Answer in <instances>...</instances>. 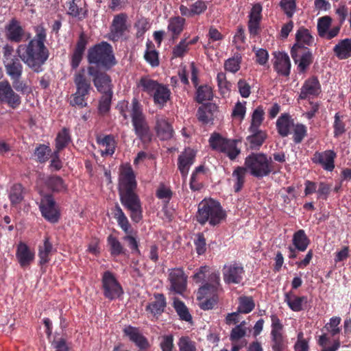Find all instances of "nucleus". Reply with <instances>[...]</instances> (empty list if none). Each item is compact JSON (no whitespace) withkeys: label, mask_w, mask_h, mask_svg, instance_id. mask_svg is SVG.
Listing matches in <instances>:
<instances>
[{"label":"nucleus","mask_w":351,"mask_h":351,"mask_svg":"<svg viewBox=\"0 0 351 351\" xmlns=\"http://www.w3.org/2000/svg\"><path fill=\"white\" fill-rule=\"evenodd\" d=\"M213 93L212 88L208 85H201L197 88L195 101L199 104L213 99Z\"/></svg>","instance_id":"50"},{"label":"nucleus","mask_w":351,"mask_h":351,"mask_svg":"<svg viewBox=\"0 0 351 351\" xmlns=\"http://www.w3.org/2000/svg\"><path fill=\"white\" fill-rule=\"evenodd\" d=\"M285 302L293 311L299 312L303 309V304L307 302V297L298 296L290 291L285 294Z\"/></svg>","instance_id":"35"},{"label":"nucleus","mask_w":351,"mask_h":351,"mask_svg":"<svg viewBox=\"0 0 351 351\" xmlns=\"http://www.w3.org/2000/svg\"><path fill=\"white\" fill-rule=\"evenodd\" d=\"M146 48L144 55L145 60L152 66H158V53L155 50L154 43L150 40H147L146 43Z\"/></svg>","instance_id":"52"},{"label":"nucleus","mask_w":351,"mask_h":351,"mask_svg":"<svg viewBox=\"0 0 351 351\" xmlns=\"http://www.w3.org/2000/svg\"><path fill=\"white\" fill-rule=\"evenodd\" d=\"M88 73L93 77V82L97 90L104 93H112V81L110 75L101 72L93 66L88 67Z\"/></svg>","instance_id":"14"},{"label":"nucleus","mask_w":351,"mask_h":351,"mask_svg":"<svg viewBox=\"0 0 351 351\" xmlns=\"http://www.w3.org/2000/svg\"><path fill=\"white\" fill-rule=\"evenodd\" d=\"M223 279L227 285H239L243 280L245 270L242 265L237 262L226 264L222 269Z\"/></svg>","instance_id":"13"},{"label":"nucleus","mask_w":351,"mask_h":351,"mask_svg":"<svg viewBox=\"0 0 351 351\" xmlns=\"http://www.w3.org/2000/svg\"><path fill=\"white\" fill-rule=\"evenodd\" d=\"M7 38L14 43H19L23 40L25 32L20 22L12 19L5 27Z\"/></svg>","instance_id":"27"},{"label":"nucleus","mask_w":351,"mask_h":351,"mask_svg":"<svg viewBox=\"0 0 351 351\" xmlns=\"http://www.w3.org/2000/svg\"><path fill=\"white\" fill-rule=\"evenodd\" d=\"M280 6L287 16L291 18L296 10V0H281Z\"/></svg>","instance_id":"63"},{"label":"nucleus","mask_w":351,"mask_h":351,"mask_svg":"<svg viewBox=\"0 0 351 351\" xmlns=\"http://www.w3.org/2000/svg\"><path fill=\"white\" fill-rule=\"evenodd\" d=\"M241 55L239 53H236L233 57L230 58L225 61L224 69L227 71L236 73L241 68Z\"/></svg>","instance_id":"54"},{"label":"nucleus","mask_w":351,"mask_h":351,"mask_svg":"<svg viewBox=\"0 0 351 351\" xmlns=\"http://www.w3.org/2000/svg\"><path fill=\"white\" fill-rule=\"evenodd\" d=\"M168 280L170 282V290L178 294H182L186 289L187 276L182 268H174L170 270Z\"/></svg>","instance_id":"15"},{"label":"nucleus","mask_w":351,"mask_h":351,"mask_svg":"<svg viewBox=\"0 0 351 351\" xmlns=\"http://www.w3.org/2000/svg\"><path fill=\"white\" fill-rule=\"evenodd\" d=\"M241 143V139H230L227 144L225 149L222 153L226 154L230 160H235L237 156L241 154L240 148L237 147V144Z\"/></svg>","instance_id":"55"},{"label":"nucleus","mask_w":351,"mask_h":351,"mask_svg":"<svg viewBox=\"0 0 351 351\" xmlns=\"http://www.w3.org/2000/svg\"><path fill=\"white\" fill-rule=\"evenodd\" d=\"M167 306V299L163 293H154L153 298L145 306V311L147 315H152L156 319L165 312Z\"/></svg>","instance_id":"16"},{"label":"nucleus","mask_w":351,"mask_h":351,"mask_svg":"<svg viewBox=\"0 0 351 351\" xmlns=\"http://www.w3.org/2000/svg\"><path fill=\"white\" fill-rule=\"evenodd\" d=\"M137 186L136 176L130 164L121 167L118 191L121 204L130 212L133 222L143 219V207L139 196L135 192Z\"/></svg>","instance_id":"2"},{"label":"nucleus","mask_w":351,"mask_h":351,"mask_svg":"<svg viewBox=\"0 0 351 351\" xmlns=\"http://www.w3.org/2000/svg\"><path fill=\"white\" fill-rule=\"evenodd\" d=\"M213 271H210V267L207 265L201 266L198 268L196 272L194 274L193 278V280L197 283L206 282L208 280V274H210Z\"/></svg>","instance_id":"64"},{"label":"nucleus","mask_w":351,"mask_h":351,"mask_svg":"<svg viewBox=\"0 0 351 351\" xmlns=\"http://www.w3.org/2000/svg\"><path fill=\"white\" fill-rule=\"evenodd\" d=\"M120 114L124 120H128L129 117L131 118L134 134L146 149L152 141L153 134L143 113L141 104L134 97L130 106L127 104L125 108H121Z\"/></svg>","instance_id":"3"},{"label":"nucleus","mask_w":351,"mask_h":351,"mask_svg":"<svg viewBox=\"0 0 351 351\" xmlns=\"http://www.w3.org/2000/svg\"><path fill=\"white\" fill-rule=\"evenodd\" d=\"M128 16L124 13L114 16L112 23V36L113 40H118L121 38L125 32L128 31L127 26Z\"/></svg>","instance_id":"26"},{"label":"nucleus","mask_w":351,"mask_h":351,"mask_svg":"<svg viewBox=\"0 0 351 351\" xmlns=\"http://www.w3.org/2000/svg\"><path fill=\"white\" fill-rule=\"evenodd\" d=\"M20 59L15 56L10 60H4L6 73L10 78H21L23 73V66Z\"/></svg>","instance_id":"31"},{"label":"nucleus","mask_w":351,"mask_h":351,"mask_svg":"<svg viewBox=\"0 0 351 351\" xmlns=\"http://www.w3.org/2000/svg\"><path fill=\"white\" fill-rule=\"evenodd\" d=\"M196 152L191 148H186L178 156V168L184 179L187 178L191 166L195 162Z\"/></svg>","instance_id":"20"},{"label":"nucleus","mask_w":351,"mask_h":351,"mask_svg":"<svg viewBox=\"0 0 351 351\" xmlns=\"http://www.w3.org/2000/svg\"><path fill=\"white\" fill-rule=\"evenodd\" d=\"M82 2L72 0L69 2L68 14L73 17L85 18L87 16L88 10L86 7L82 8Z\"/></svg>","instance_id":"56"},{"label":"nucleus","mask_w":351,"mask_h":351,"mask_svg":"<svg viewBox=\"0 0 351 351\" xmlns=\"http://www.w3.org/2000/svg\"><path fill=\"white\" fill-rule=\"evenodd\" d=\"M238 300L239 306L237 311L239 313L247 314L255 308V302L251 296H241Z\"/></svg>","instance_id":"51"},{"label":"nucleus","mask_w":351,"mask_h":351,"mask_svg":"<svg viewBox=\"0 0 351 351\" xmlns=\"http://www.w3.org/2000/svg\"><path fill=\"white\" fill-rule=\"evenodd\" d=\"M292 243L297 250L304 252L310 244V239L306 234L305 231L300 229L293 234Z\"/></svg>","instance_id":"41"},{"label":"nucleus","mask_w":351,"mask_h":351,"mask_svg":"<svg viewBox=\"0 0 351 351\" xmlns=\"http://www.w3.org/2000/svg\"><path fill=\"white\" fill-rule=\"evenodd\" d=\"M344 118V115L341 114L339 112H337L334 117L333 134L335 138L341 136L346 131Z\"/></svg>","instance_id":"57"},{"label":"nucleus","mask_w":351,"mask_h":351,"mask_svg":"<svg viewBox=\"0 0 351 351\" xmlns=\"http://www.w3.org/2000/svg\"><path fill=\"white\" fill-rule=\"evenodd\" d=\"M97 143L106 147L105 150L101 151L102 156H112L114 154L117 147V142L112 135L108 134L105 135L102 138L98 137L97 138Z\"/></svg>","instance_id":"42"},{"label":"nucleus","mask_w":351,"mask_h":351,"mask_svg":"<svg viewBox=\"0 0 351 351\" xmlns=\"http://www.w3.org/2000/svg\"><path fill=\"white\" fill-rule=\"evenodd\" d=\"M294 125L293 119L288 113L282 114L276 121V130L282 137H287Z\"/></svg>","instance_id":"30"},{"label":"nucleus","mask_w":351,"mask_h":351,"mask_svg":"<svg viewBox=\"0 0 351 351\" xmlns=\"http://www.w3.org/2000/svg\"><path fill=\"white\" fill-rule=\"evenodd\" d=\"M156 196L165 203H169L172 198L173 192L169 187L166 186L164 184H160L156 191Z\"/></svg>","instance_id":"61"},{"label":"nucleus","mask_w":351,"mask_h":351,"mask_svg":"<svg viewBox=\"0 0 351 351\" xmlns=\"http://www.w3.org/2000/svg\"><path fill=\"white\" fill-rule=\"evenodd\" d=\"M291 55L298 65L300 73H305L313 61L312 51L308 47L293 45L291 50Z\"/></svg>","instance_id":"11"},{"label":"nucleus","mask_w":351,"mask_h":351,"mask_svg":"<svg viewBox=\"0 0 351 351\" xmlns=\"http://www.w3.org/2000/svg\"><path fill=\"white\" fill-rule=\"evenodd\" d=\"M35 36L27 44H21L16 49L19 58L35 73L43 71V65L49 57V51L45 45L47 32L43 25L34 27Z\"/></svg>","instance_id":"1"},{"label":"nucleus","mask_w":351,"mask_h":351,"mask_svg":"<svg viewBox=\"0 0 351 351\" xmlns=\"http://www.w3.org/2000/svg\"><path fill=\"white\" fill-rule=\"evenodd\" d=\"M247 170L245 167L238 166L234 168L232 173L231 180L232 187L235 193L240 192L244 186L246 181Z\"/></svg>","instance_id":"33"},{"label":"nucleus","mask_w":351,"mask_h":351,"mask_svg":"<svg viewBox=\"0 0 351 351\" xmlns=\"http://www.w3.org/2000/svg\"><path fill=\"white\" fill-rule=\"evenodd\" d=\"M186 38L182 39L180 43L174 46L172 50L173 58H182L189 51Z\"/></svg>","instance_id":"62"},{"label":"nucleus","mask_w":351,"mask_h":351,"mask_svg":"<svg viewBox=\"0 0 351 351\" xmlns=\"http://www.w3.org/2000/svg\"><path fill=\"white\" fill-rule=\"evenodd\" d=\"M295 41L294 45H298L300 47H308L313 45L315 39L307 28L300 27L296 32Z\"/></svg>","instance_id":"39"},{"label":"nucleus","mask_w":351,"mask_h":351,"mask_svg":"<svg viewBox=\"0 0 351 351\" xmlns=\"http://www.w3.org/2000/svg\"><path fill=\"white\" fill-rule=\"evenodd\" d=\"M221 290L219 272L213 271L208 274V280L199 288L198 294L202 298H218L219 291Z\"/></svg>","instance_id":"12"},{"label":"nucleus","mask_w":351,"mask_h":351,"mask_svg":"<svg viewBox=\"0 0 351 351\" xmlns=\"http://www.w3.org/2000/svg\"><path fill=\"white\" fill-rule=\"evenodd\" d=\"M341 321V319L339 317L335 316L331 317L329 322L326 324L322 328V330L326 331V332H324V334H328L330 337H335L341 330L339 326Z\"/></svg>","instance_id":"49"},{"label":"nucleus","mask_w":351,"mask_h":351,"mask_svg":"<svg viewBox=\"0 0 351 351\" xmlns=\"http://www.w3.org/2000/svg\"><path fill=\"white\" fill-rule=\"evenodd\" d=\"M265 112L262 106H258L252 112L250 125L248 129L260 128L264 120Z\"/></svg>","instance_id":"58"},{"label":"nucleus","mask_w":351,"mask_h":351,"mask_svg":"<svg viewBox=\"0 0 351 351\" xmlns=\"http://www.w3.org/2000/svg\"><path fill=\"white\" fill-rule=\"evenodd\" d=\"M180 351H197L195 343L188 336L181 337L178 342Z\"/></svg>","instance_id":"60"},{"label":"nucleus","mask_w":351,"mask_h":351,"mask_svg":"<svg viewBox=\"0 0 351 351\" xmlns=\"http://www.w3.org/2000/svg\"><path fill=\"white\" fill-rule=\"evenodd\" d=\"M186 23L185 19L177 16L171 17L169 20L167 29L171 33L173 40L177 39L182 32Z\"/></svg>","instance_id":"37"},{"label":"nucleus","mask_w":351,"mask_h":351,"mask_svg":"<svg viewBox=\"0 0 351 351\" xmlns=\"http://www.w3.org/2000/svg\"><path fill=\"white\" fill-rule=\"evenodd\" d=\"M51 154V149L49 145L38 144L34 149L33 156L34 160L39 163L46 162Z\"/></svg>","instance_id":"45"},{"label":"nucleus","mask_w":351,"mask_h":351,"mask_svg":"<svg viewBox=\"0 0 351 351\" xmlns=\"http://www.w3.org/2000/svg\"><path fill=\"white\" fill-rule=\"evenodd\" d=\"M107 243L109 245V251L112 256L115 257L125 253L126 250L125 247L123 246L119 239L112 234H110L108 237Z\"/></svg>","instance_id":"48"},{"label":"nucleus","mask_w":351,"mask_h":351,"mask_svg":"<svg viewBox=\"0 0 351 351\" xmlns=\"http://www.w3.org/2000/svg\"><path fill=\"white\" fill-rule=\"evenodd\" d=\"M330 341V338L328 334H322L319 336L317 344L322 348L321 351H337L339 350L341 346L339 338H335L332 344L330 346H327Z\"/></svg>","instance_id":"43"},{"label":"nucleus","mask_w":351,"mask_h":351,"mask_svg":"<svg viewBox=\"0 0 351 351\" xmlns=\"http://www.w3.org/2000/svg\"><path fill=\"white\" fill-rule=\"evenodd\" d=\"M226 216L219 202L213 199H204L198 205L196 220L201 225L208 222L210 225L215 226L224 221Z\"/></svg>","instance_id":"4"},{"label":"nucleus","mask_w":351,"mask_h":351,"mask_svg":"<svg viewBox=\"0 0 351 351\" xmlns=\"http://www.w3.org/2000/svg\"><path fill=\"white\" fill-rule=\"evenodd\" d=\"M138 86L143 92L153 97L154 103L160 108H164L171 99V90L167 85L160 84L148 77H142L138 82Z\"/></svg>","instance_id":"6"},{"label":"nucleus","mask_w":351,"mask_h":351,"mask_svg":"<svg viewBox=\"0 0 351 351\" xmlns=\"http://www.w3.org/2000/svg\"><path fill=\"white\" fill-rule=\"evenodd\" d=\"M123 331L124 335L139 348L138 350L145 351L149 348L150 344L147 339L140 332L138 328L128 326Z\"/></svg>","instance_id":"23"},{"label":"nucleus","mask_w":351,"mask_h":351,"mask_svg":"<svg viewBox=\"0 0 351 351\" xmlns=\"http://www.w3.org/2000/svg\"><path fill=\"white\" fill-rule=\"evenodd\" d=\"M321 91V84L317 77L311 76L304 81L299 97L300 99H306L311 97H317Z\"/></svg>","instance_id":"19"},{"label":"nucleus","mask_w":351,"mask_h":351,"mask_svg":"<svg viewBox=\"0 0 351 351\" xmlns=\"http://www.w3.org/2000/svg\"><path fill=\"white\" fill-rule=\"evenodd\" d=\"M250 135L246 137L247 143L251 149L258 150L263 145L267 138L265 130L258 129H248Z\"/></svg>","instance_id":"29"},{"label":"nucleus","mask_w":351,"mask_h":351,"mask_svg":"<svg viewBox=\"0 0 351 351\" xmlns=\"http://www.w3.org/2000/svg\"><path fill=\"white\" fill-rule=\"evenodd\" d=\"M73 81L76 91L71 95L69 104L80 108L86 107L87 99L91 90V84L90 80L85 76L84 69L75 74Z\"/></svg>","instance_id":"8"},{"label":"nucleus","mask_w":351,"mask_h":351,"mask_svg":"<svg viewBox=\"0 0 351 351\" xmlns=\"http://www.w3.org/2000/svg\"><path fill=\"white\" fill-rule=\"evenodd\" d=\"M25 189L20 183H15L11 186L8 198L12 207H17L24 199Z\"/></svg>","instance_id":"36"},{"label":"nucleus","mask_w":351,"mask_h":351,"mask_svg":"<svg viewBox=\"0 0 351 351\" xmlns=\"http://www.w3.org/2000/svg\"><path fill=\"white\" fill-rule=\"evenodd\" d=\"M157 136L161 141H167L173 137V130L172 125L166 118L158 115L156 116V125L154 127Z\"/></svg>","instance_id":"24"},{"label":"nucleus","mask_w":351,"mask_h":351,"mask_svg":"<svg viewBox=\"0 0 351 351\" xmlns=\"http://www.w3.org/2000/svg\"><path fill=\"white\" fill-rule=\"evenodd\" d=\"M0 101L7 104L13 109L21 103V97L14 93L8 81L0 82Z\"/></svg>","instance_id":"17"},{"label":"nucleus","mask_w":351,"mask_h":351,"mask_svg":"<svg viewBox=\"0 0 351 351\" xmlns=\"http://www.w3.org/2000/svg\"><path fill=\"white\" fill-rule=\"evenodd\" d=\"M274 56L275 58L274 62L275 71L281 75L288 77L291 70V62L289 56L280 51L274 52Z\"/></svg>","instance_id":"25"},{"label":"nucleus","mask_w":351,"mask_h":351,"mask_svg":"<svg viewBox=\"0 0 351 351\" xmlns=\"http://www.w3.org/2000/svg\"><path fill=\"white\" fill-rule=\"evenodd\" d=\"M112 215L114 218L117 219L118 225L125 234L132 233L131 225L118 204H116L114 208H112Z\"/></svg>","instance_id":"38"},{"label":"nucleus","mask_w":351,"mask_h":351,"mask_svg":"<svg viewBox=\"0 0 351 351\" xmlns=\"http://www.w3.org/2000/svg\"><path fill=\"white\" fill-rule=\"evenodd\" d=\"M87 60L90 64H95L97 69L106 71L110 69L117 63L113 53L112 47L103 41L89 48Z\"/></svg>","instance_id":"5"},{"label":"nucleus","mask_w":351,"mask_h":351,"mask_svg":"<svg viewBox=\"0 0 351 351\" xmlns=\"http://www.w3.org/2000/svg\"><path fill=\"white\" fill-rule=\"evenodd\" d=\"M293 141L295 144L302 142L304 138L307 136V127L302 123L294 124L293 127Z\"/></svg>","instance_id":"59"},{"label":"nucleus","mask_w":351,"mask_h":351,"mask_svg":"<svg viewBox=\"0 0 351 351\" xmlns=\"http://www.w3.org/2000/svg\"><path fill=\"white\" fill-rule=\"evenodd\" d=\"M173 306L182 321L186 322H192V316L185 304L180 300L175 298Z\"/></svg>","instance_id":"46"},{"label":"nucleus","mask_w":351,"mask_h":351,"mask_svg":"<svg viewBox=\"0 0 351 351\" xmlns=\"http://www.w3.org/2000/svg\"><path fill=\"white\" fill-rule=\"evenodd\" d=\"M70 131L66 128H63L57 134L56 138V149L62 150L71 142Z\"/></svg>","instance_id":"53"},{"label":"nucleus","mask_w":351,"mask_h":351,"mask_svg":"<svg viewBox=\"0 0 351 351\" xmlns=\"http://www.w3.org/2000/svg\"><path fill=\"white\" fill-rule=\"evenodd\" d=\"M42 217L51 223H57L60 218V211L53 197L51 194H45L40 198L38 204Z\"/></svg>","instance_id":"10"},{"label":"nucleus","mask_w":351,"mask_h":351,"mask_svg":"<svg viewBox=\"0 0 351 351\" xmlns=\"http://www.w3.org/2000/svg\"><path fill=\"white\" fill-rule=\"evenodd\" d=\"M230 141V138H224L219 133H213L209 138V143L213 149L222 153Z\"/></svg>","instance_id":"47"},{"label":"nucleus","mask_w":351,"mask_h":351,"mask_svg":"<svg viewBox=\"0 0 351 351\" xmlns=\"http://www.w3.org/2000/svg\"><path fill=\"white\" fill-rule=\"evenodd\" d=\"M337 157L333 150H326L322 152H315L312 158L315 164L320 165L324 170L332 171L335 169V159Z\"/></svg>","instance_id":"21"},{"label":"nucleus","mask_w":351,"mask_h":351,"mask_svg":"<svg viewBox=\"0 0 351 351\" xmlns=\"http://www.w3.org/2000/svg\"><path fill=\"white\" fill-rule=\"evenodd\" d=\"M101 289L104 296L110 300H115L123 293L121 284L110 271H106L102 274Z\"/></svg>","instance_id":"9"},{"label":"nucleus","mask_w":351,"mask_h":351,"mask_svg":"<svg viewBox=\"0 0 351 351\" xmlns=\"http://www.w3.org/2000/svg\"><path fill=\"white\" fill-rule=\"evenodd\" d=\"M271 346L273 351H285L287 346V339L282 332H272Z\"/></svg>","instance_id":"44"},{"label":"nucleus","mask_w":351,"mask_h":351,"mask_svg":"<svg viewBox=\"0 0 351 351\" xmlns=\"http://www.w3.org/2000/svg\"><path fill=\"white\" fill-rule=\"evenodd\" d=\"M244 167L250 175L258 179L268 176L272 171L271 158L263 153H252L244 162Z\"/></svg>","instance_id":"7"},{"label":"nucleus","mask_w":351,"mask_h":351,"mask_svg":"<svg viewBox=\"0 0 351 351\" xmlns=\"http://www.w3.org/2000/svg\"><path fill=\"white\" fill-rule=\"evenodd\" d=\"M332 23V18L329 16L320 17L317 20V33L318 35L326 40H331L336 37L340 32V26H335L330 29Z\"/></svg>","instance_id":"18"},{"label":"nucleus","mask_w":351,"mask_h":351,"mask_svg":"<svg viewBox=\"0 0 351 351\" xmlns=\"http://www.w3.org/2000/svg\"><path fill=\"white\" fill-rule=\"evenodd\" d=\"M16 257L20 266L23 268L28 267L34 260L35 254L27 244L21 242L17 245Z\"/></svg>","instance_id":"28"},{"label":"nucleus","mask_w":351,"mask_h":351,"mask_svg":"<svg viewBox=\"0 0 351 351\" xmlns=\"http://www.w3.org/2000/svg\"><path fill=\"white\" fill-rule=\"evenodd\" d=\"M45 184L54 193L66 191L67 186L63 179L58 176H50L45 179Z\"/></svg>","instance_id":"40"},{"label":"nucleus","mask_w":351,"mask_h":351,"mask_svg":"<svg viewBox=\"0 0 351 351\" xmlns=\"http://www.w3.org/2000/svg\"><path fill=\"white\" fill-rule=\"evenodd\" d=\"M53 251L56 252V250L53 249V244L50 242L49 238L46 237L43 244L38 246L39 265L43 266L47 264L51 260L50 256Z\"/></svg>","instance_id":"34"},{"label":"nucleus","mask_w":351,"mask_h":351,"mask_svg":"<svg viewBox=\"0 0 351 351\" xmlns=\"http://www.w3.org/2000/svg\"><path fill=\"white\" fill-rule=\"evenodd\" d=\"M88 45V38L82 32L78 38L73 53L71 56L70 64L73 69H76L81 63Z\"/></svg>","instance_id":"22"},{"label":"nucleus","mask_w":351,"mask_h":351,"mask_svg":"<svg viewBox=\"0 0 351 351\" xmlns=\"http://www.w3.org/2000/svg\"><path fill=\"white\" fill-rule=\"evenodd\" d=\"M333 53L339 60L351 57V37L340 40L333 47Z\"/></svg>","instance_id":"32"}]
</instances>
